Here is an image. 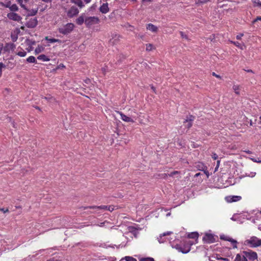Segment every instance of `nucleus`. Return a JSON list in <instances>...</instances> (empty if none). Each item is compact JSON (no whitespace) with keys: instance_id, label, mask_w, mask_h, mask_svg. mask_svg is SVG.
Instances as JSON below:
<instances>
[{"instance_id":"obj_1","label":"nucleus","mask_w":261,"mask_h":261,"mask_svg":"<svg viewBox=\"0 0 261 261\" xmlns=\"http://www.w3.org/2000/svg\"><path fill=\"white\" fill-rule=\"evenodd\" d=\"M171 233V232H167L166 233H164L163 234H161L159 238H158L159 242L160 243H164L166 241V240H168L170 243L171 244V246L172 247H175L176 249H178L179 251H181V252L184 253H187L189 252L191 249V246L193 244V243L191 242H188V244L184 246V247L182 248L181 246L179 245H175V246L174 244H172L171 239L172 238H165V237L167 235L170 234Z\"/></svg>"},{"instance_id":"obj_2","label":"nucleus","mask_w":261,"mask_h":261,"mask_svg":"<svg viewBox=\"0 0 261 261\" xmlns=\"http://www.w3.org/2000/svg\"><path fill=\"white\" fill-rule=\"evenodd\" d=\"M244 245L251 248H255L261 246V239H258L256 237L252 236L246 239Z\"/></svg>"},{"instance_id":"obj_3","label":"nucleus","mask_w":261,"mask_h":261,"mask_svg":"<svg viewBox=\"0 0 261 261\" xmlns=\"http://www.w3.org/2000/svg\"><path fill=\"white\" fill-rule=\"evenodd\" d=\"M118 113L120 114V115L121 116V119L125 122L134 123L137 119H138L140 123L144 124L143 120L141 118L140 115L137 114L138 115L137 117L136 115H133V114H131L130 116H127L123 114L121 112H118Z\"/></svg>"},{"instance_id":"obj_4","label":"nucleus","mask_w":261,"mask_h":261,"mask_svg":"<svg viewBox=\"0 0 261 261\" xmlns=\"http://www.w3.org/2000/svg\"><path fill=\"white\" fill-rule=\"evenodd\" d=\"M74 28V25L72 23H68L66 24L59 28V32L63 34L67 35L71 32Z\"/></svg>"},{"instance_id":"obj_5","label":"nucleus","mask_w":261,"mask_h":261,"mask_svg":"<svg viewBox=\"0 0 261 261\" xmlns=\"http://www.w3.org/2000/svg\"><path fill=\"white\" fill-rule=\"evenodd\" d=\"M244 254L247 261H258L257 254L252 250L244 251Z\"/></svg>"},{"instance_id":"obj_6","label":"nucleus","mask_w":261,"mask_h":261,"mask_svg":"<svg viewBox=\"0 0 261 261\" xmlns=\"http://www.w3.org/2000/svg\"><path fill=\"white\" fill-rule=\"evenodd\" d=\"M99 22V18L95 16L88 17L85 18V23L88 27H91L95 24H98Z\"/></svg>"},{"instance_id":"obj_7","label":"nucleus","mask_w":261,"mask_h":261,"mask_svg":"<svg viewBox=\"0 0 261 261\" xmlns=\"http://www.w3.org/2000/svg\"><path fill=\"white\" fill-rule=\"evenodd\" d=\"M242 199L241 196L237 195H230L225 197V200L228 203L237 202Z\"/></svg>"},{"instance_id":"obj_8","label":"nucleus","mask_w":261,"mask_h":261,"mask_svg":"<svg viewBox=\"0 0 261 261\" xmlns=\"http://www.w3.org/2000/svg\"><path fill=\"white\" fill-rule=\"evenodd\" d=\"M7 17L11 20L18 22L20 21L22 19L20 15L14 12L8 13Z\"/></svg>"},{"instance_id":"obj_9","label":"nucleus","mask_w":261,"mask_h":261,"mask_svg":"<svg viewBox=\"0 0 261 261\" xmlns=\"http://www.w3.org/2000/svg\"><path fill=\"white\" fill-rule=\"evenodd\" d=\"M90 208L95 209V212H97L99 210H104V211L108 210L110 212H112L114 210V207L113 206H105V205H101V206H92V207H90Z\"/></svg>"},{"instance_id":"obj_10","label":"nucleus","mask_w":261,"mask_h":261,"mask_svg":"<svg viewBox=\"0 0 261 261\" xmlns=\"http://www.w3.org/2000/svg\"><path fill=\"white\" fill-rule=\"evenodd\" d=\"M204 242L208 243H211L214 242L215 239L213 234L206 233L203 238Z\"/></svg>"},{"instance_id":"obj_11","label":"nucleus","mask_w":261,"mask_h":261,"mask_svg":"<svg viewBox=\"0 0 261 261\" xmlns=\"http://www.w3.org/2000/svg\"><path fill=\"white\" fill-rule=\"evenodd\" d=\"M16 48V45L12 43H9L6 44L4 47V49L6 51L8 52H14Z\"/></svg>"},{"instance_id":"obj_12","label":"nucleus","mask_w":261,"mask_h":261,"mask_svg":"<svg viewBox=\"0 0 261 261\" xmlns=\"http://www.w3.org/2000/svg\"><path fill=\"white\" fill-rule=\"evenodd\" d=\"M197 167L198 168V170L203 171L204 174L206 175L207 178L209 177V172L207 170V167L204 164L201 163H199L197 165Z\"/></svg>"},{"instance_id":"obj_13","label":"nucleus","mask_w":261,"mask_h":261,"mask_svg":"<svg viewBox=\"0 0 261 261\" xmlns=\"http://www.w3.org/2000/svg\"><path fill=\"white\" fill-rule=\"evenodd\" d=\"M79 11L77 8L75 7H72L70 10L67 12V15L69 17H72L77 15Z\"/></svg>"},{"instance_id":"obj_14","label":"nucleus","mask_w":261,"mask_h":261,"mask_svg":"<svg viewBox=\"0 0 261 261\" xmlns=\"http://www.w3.org/2000/svg\"><path fill=\"white\" fill-rule=\"evenodd\" d=\"M37 23L36 18H31L27 22V25L29 28H33L37 25Z\"/></svg>"},{"instance_id":"obj_15","label":"nucleus","mask_w":261,"mask_h":261,"mask_svg":"<svg viewBox=\"0 0 261 261\" xmlns=\"http://www.w3.org/2000/svg\"><path fill=\"white\" fill-rule=\"evenodd\" d=\"M234 261H247L246 256L244 254V251L241 253L236 255Z\"/></svg>"},{"instance_id":"obj_16","label":"nucleus","mask_w":261,"mask_h":261,"mask_svg":"<svg viewBox=\"0 0 261 261\" xmlns=\"http://www.w3.org/2000/svg\"><path fill=\"white\" fill-rule=\"evenodd\" d=\"M15 54L20 57H24L27 55V52L23 48L18 47Z\"/></svg>"},{"instance_id":"obj_17","label":"nucleus","mask_w":261,"mask_h":261,"mask_svg":"<svg viewBox=\"0 0 261 261\" xmlns=\"http://www.w3.org/2000/svg\"><path fill=\"white\" fill-rule=\"evenodd\" d=\"M100 11L102 13L106 14L108 13L109 11V8L108 7V4L107 3L103 4L99 8Z\"/></svg>"},{"instance_id":"obj_18","label":"nucleus","mask_w":261,"mask_h":261,"mask_svg":"<svg viewBox=\"0 0 261 261\" xmlns=\"http://www.w3.org/2000/svg\"><path fill=\"white\" fill-rule=\"evenodd\" d=\"M146 29L153 33H155L158 30V27L151 23L148 24L146 26Z\"/></svg>"},{"instance_id":"obj_19","label":"nucleus","mask_w":261,"mask_h":261,"mask_svg":"<svg viewBox=\"0 0 261 261\" xmlns=\"http://www.w3.org/2000/svg\"><path fill=\"white\" fill-rule=\"evenodd\" d=\"M231 43H233L237 47H238V48H239L242 50L245 49L246 47V46L244 43L241 44L238 42H234V41H231Z\"/></svg>"},{"instance_id":"obj_20","label":"nucleus","mask_w":261,"mask_h":261,"mask_svg":"<svg viewBox=\"0 0 261 261\" xmlns=\"http://www.w3.org/2000/svg\"><path fill=\"white\" fill-rule=\"evenodd\" d=\"M18 32H19V31L18 30H16L14 31L11 34V37L12 40L13 42H15L17 40V38H18L17 34H18Z\"/></svg>"},{"instance_id":"obj_21","label":"nucleus","mask_w":261,"mask_h":261,"mask_svg":"<svg viewBox=\"0 0 261 261\" xmlns=\"http://www.w3.org/2000/svg\"><path fill=\"white\" fill-rule=\"evenodd\" d=\"M37 59L39 60L44 61V62H47L50 61V59L45 56V55H40L38 57Z\"/></svg>"},{"instance_id":"obj_22","label":"nucleus","mask_w":261,"mask_h":261,"mask_svg":"<svg viewBox=\"0 0 261 261\" xmlns=\"http://www.w3.org/2000/svg\"><path fill=\"white\" fill-rule=\"evenodd\" d=\"M85 17H84V15H82L80 16V17H79L76 19V22L79 25H82L84 23V22H85Z\"/></svg>"},{"instance_id":"obj_23","label":"nucleus","mask_w":261,"mask_h":261,"mask_svg":"<svg viewBox=\"0 0 261 261\" xmlns=\"http://www.w3.org/2000/svg\"><path fill=\"white\" fill-rule=\"evenodd\" d=\"M45 49V47L43 45H38L35 50L36 54H38L41 52H43Z\"/></svg>"},{"instance_id":"obj_24","label":"nucleus","mask_w":261,"mask_h":261,"mask_svg":"<svg viewBox=\"0 0 261 261\" xmlns=\"http://www.w3.org/2000/svg\"><path fill=\"white\" fill-rule=\"evenodd\" d=\"M45 40L47 41L48 42L50 43H55V42H59L61 43V41L59 39H54V38H49L48 37H46L45 38Z\"/></svg>"},{"instance_id":"obj_25","label":"nucleus","mask_w":261,"mask_h":261,"mask_svg":"<svg viewBox=\"0 0 261 261\" xmlns=\"http://www.w3.org/2000/svg\"><path fill=\"white\" fill-rule=\"evenodd\" d=\"M232 89H233L234 92L237 94H239L240 91V87L239 85H233V87H232Z\"/></svg>"},{"instance_id":"obj_26","label":"nucleus","mask_w":261,"mask_h":261,"mask_svg":"<svg viewBox=\"0 0 261 261\" xmlns=\"http://www.w3.org/2000/svg\"><path fill=\"white\" fill-rule=\"evenodd\" d=\"M188 237L189 238L197 239L198 237V234L196 232H191L188 234Z\"/></svg>"},{"instance_id":"obj_27","label":"nucleus","mask_w":261,"mask_h":261,"mask_svg":"<svg viewBox=\"0 0 261 261\" xmlns=\"http://www.w3.org/2000/svg\"><path fill=\"white\" fill-rule=\"evenodd\" d=\"M73 3L76 4L79 7L82 8L83 7V2L81 0H71Z\"/></svg>"},{"instance_id":"obj_28","label":"nucleus","mask_w":261,"mask_h":261,"mask_svg":"<svg viewBox=\"0 0 261 261\" xmlns=\"http://www.w3.org/2000/svg\"><path fill=\"white\" fill-rule=\"evenodd\" d=\"M125 259L126 261H137V259L132 256H125L122 258L120 261Z\"/></svg>"},{"instance_id":"obj_29","label":"nucleus","mask_w":261,"mask_h":261,"mask_svg":"<svg viewBox=\"0 0 261 261\" xmlns=\"http://www.w3.org/2000/svg\"><path fill=\"white\" fill-rule=\"evenodd\" d=\"M9 9L11 11L15 12L18 10V7L16 4H13L9 7Z\"/></svg>"},{"instance_id":"obj_30","label":"nucleus","mask_w":261,"mask_h":261,"mask_svg":"<svg viewBox=\"0 0 261 261\" xmlns=\"http://www.w3.org/2000/svg\"><path fill=\"white\" fill-rule=\"evenodd\" d=\"M229 242H230L231 245H232L233 248L234 249V248H238V246H237L238 242L236 240H234L232 238L231 240H230Z\"/></svg>"},{"instance_id":"obj_31","label":"nucleus","mask_w":261,"mask_h":261,"mask_svg":"<svg viewBox=\"0 0 261 261\" xmlns=\"http://www.w3.org/2000/svg\"><path fill=\"white\" fill-rule=\"evenodd\" d=\"M27 61L29 63H36V60L34 56H30L27 59Z\"/></svg>"},{"instance_id":"obj_32","label":"nucleus","mask_w":261,"mask_h":261,"mask_svg":"<svg viewBox=\"0 0 261 261\" xmlns=\"http://www.w3.org/2000/svg\"><path fill=\"white\" fill-rule=\"evenodd\" d=\"M17 3L19 4L20 6L23 8L24 9H27V7L24 3V2H25V0H16Z\"/></svg>"},{"instance_id":"obj_33","label":"nucleus","mask_w":261,"mask_h":261,"mask_svg":"<svg viewBox=\"0 0 261 261\" xmlns=\"http://www.w3.org/2000/svg\"><path fill=\"white\" fill-rule=\"evenodd\" d=\"M220 238L221 240L227 241L229 242H230V240H231L232 239L231 237H230L228 236L224 235V234L221 235Z\"/></svg>"},{"instance_id":"obj_34","label":"nucleus","mask_w":261,"mask_h":261,"mask_svg":"<svg viewBox=\"0 0 261 261\" xmlns=\"http://www.w3.org/2000/svg\"><path fill=\"white\" fill-rule=\"evenodd\" d=\"M254 6L261 7V2L259 0H252Z\"/></svg>"},{"instance_id":"obj_35","label":"nucleus","mask_w":261,"mask_h":261,"mask_svg":"<svg viewBox=\"0 0 261 261\" xmlns=\"http://www.w3.org/2000/svg\"><path fill=\"white\" fill-rule=\"evenodd\" d=\"M256 172H249L246 173V176L250 177H253L255 176Z\"/></svg>"},{"instance_id":"obj_36","label":"nucleus","mask_w":261,"mask_h":261,"mask_svg":"<svg viewBox=\"0 0 261 261\" xmlns=\"http://www.w3.org/2000/svg\"><path fill=\"white\" fill-rule=\"evenodd\" d=\"M153 45L151 44H148L146 45V50L148 51L151 50L153 49Z\"/></svg>"},{"instance_id":"obj_37","label":"nucleus","mask_w":261,"mask_h":261,"mask_svg":"<svg viewBox=\"0 0 261 261\" xmlns=\"http://www.w3.org/2000/svg\"><path fill=\"white\" fill-rule=\"evenodd\" d=\"M208 1V0H196V3L197 4H203L205 3Z\"/></svg>"},{"instance_id":"obj_38","label":"nucleus","mask_w":261,"mask_h":261,"mask_svg":"<svg viewBox=\"0 0 261 261\" xmlns=\"http://www.w3.org/2000/svg\"><path fill=\"white\" fill-rule=\"evenodd\" d=\"M180 34L181 37L182 38H185L186 39H188V36H187V35L185 34L184 32H180Z\"/></svg>"},{"instance_id":"obj_39","label":"nucleus","mask_w":261,"mask_h":261,"mask_svg":"<svg viewBox=\"0 0 261 261\" xmlns=\"http://www.w3.org/2000/svg\"><path fill=\"white\" fill-rule=\"evenodd\" d=\"M109 222L107 221H105L103 222L100 223V224H98L97 225H98L100 227H103L106 226V224H108Z\"/></svg>"},{"instance_id":"obj_40","label":"nucleus","mask_w":261,"mask_h":261,"mask_svg":"<svg viewBox=\"0 0 261 261\" xmlns=\"http://www.w3.org/2000/svg\"><path fill=\"white\" fill-rule=\"evenodd\" d=\"M143 260L144 261H154V259L152 257H147L144 259H143Z\"/></svg>"},{"instance_id":"obj_41","label":"nucleus","mask_w":261,"mask_h":261,"mask_svg":"<svg viewBox=\"0 0 261 261\" xmlns=\"http://www.w3.org/2000/svg\"><path fill=\"white\" fill-rule=\"evenodd\" d=\"M212 158L214 159V160H217L218 159V155L216 153H213L212 155Z\"/></svg>"},{"instance_id":"obj_42","label":"nucleus","mask_w":261,"mask_h":261,"mask_svg":"<svg viewBox=\"0 0 261 261\" xmlns=\"http://www.w3.org/2000/svg\"><path fill=\"white\" fill-rule=\"evenodd\" d=\"M244 34H242V33H241L239 35H238L237 36H236V38L238 39V40H240L242 37L243 36Z\"/></svg>"},{"instance_id":"obj_43","label":"nucleus","mask_w":261,"mask_h":261,"mask_svg":"<svg viewBox=\"0 0 261 261\" xmlns=\"http://www.w3.org/2000/svg\"><path fill=\"white\" fill-rule=\"evenodd\" d=\"M0 211L3 212L4 213H7V212H8L9 211L8 209H7V208L5 209L4 208H0Z\"/></svg>"},{"instance_id":"obj_44","label":"nucleus","mask_w":261,"mask_h":261,"mask_svg":"<svg viewBox=\"0 0 261 261\" xmlns=\"http://www.w3.org/2000/svg\"><path fill=\"white\" fill-rule=\"evenodd\" d=\"M220 163V161L219 160H218L217 161V166H216V167L215 170V172L217 170L218 168H219Z\"/></svg>"},{"instance_id":"obj_45","label":"nucleus","mask_w":261,"mask_h":261,"mask_svg":"<svg viewBox=\"0 0 261 261\" xmlns=\"http://www.w3.org/2000/svg\"><path fill=\"white\" fill-rule=\"evenodd\" d=\"M257 20H261V16L257 17L255 19L253 20V23H254Z\"/></svg>"},{"instance_id":"obj_46","label":"nucleus","mask_w":261,"mask_h":261,"mask_svg":"<svg viewBox=\"0 0 261 261\" xmlns=\"http://www.w3.org/2000/svg\"><path fill=\"white\" fill-rule=\"evenodd\" d=\"M4 66V64L2 63H0V73H2V68Z\"/></svg>"},{"instance_id":"obj_47","label":"nucleus","mask_w":261,"mask_h":261,"mask_svg":"<svg viewBox=\"0 0 261 261\" xmlns=\"http://www.w3.org/2000/svg\"><path fill=\"white\" fill-rule=\"evenodd\" d=\"M254 162L261 163V159L259 158H257L256 159V160H254Z\"/></svg>"},{"instance_id":"obj_48","label":"nucleus","mask_w":261,"mask_h":261,"mask_svg":"<svg viewBox=\"0 0 261 261\" xmlns=\"http://www.w3.org/2000/svg\"><path fill=\"white\" fill-rule=\"evenodd\" d=\"M126 246V244H123V243H122L121 244L119 245V246H117V248H119L120 247H125Z\"/></svg>"},{"instance_id":"obj_49","label":"nucleus","mask_w":261,"mask_h":261,"mask_svg":"<svg viewBox=\"0 0 261 261\" xmlns=\"http://www.w3.org/2000/svg\"><path fill=\"white\" fill-rule=\"evenodd\" d=\"M185 123H188L187 125H188V126L189 127H190L192 125V124H191V122H189V121H186L185 122Z\"/></svg>"},{"instance_id":"obj_50","label":"nucleus","mask_w":261,"mask_h":261,"mask_svg":"<svg viewBox=\"0 0 261 261\" xmlns=\"http://www.w3.org/2000/svg\"><path fill=\"white\" fill-rule=\"evenodd\" d=\"M256 215H257V217H258L259 215L261 216V211L259 212H257L256 213Z\"/></svg>"},{"instance_id":"obj_51","label":"nucleus","mask_w":261,"mask_h":261,"mask_svg":"<svg viewBox=\"0 0 261 261\" xmlns=\"http://www.w3.org/2000/svg\"><path fill=\"white\" fill-rule=\"evenodd\" d=\"M178 173V172H177V171H174V172H172V173H171V174H170V176H173V175H174L175 174H176V173Z\"/></svg>"},{"instance_id":"obj_52","label":"nucleus","mask_w":261,"mask_h":261,"mask_svg":"<svg viewBox=\"0 0 261 261\" xmlns=\"http://www.w3.org/2000/svg\"><path fill=\"white\" fill-rule=\"evenodd\" d=\"M5 6L7 8H9V7L11 6V5L10 4H6V5H5Z\"/></svg>"},{"instance_id":"obj_53","label":"nucleus","mask_w":261,"mask_h":261,"mask_svg":"<svg viewBox=\"0 0 261 261\" xmlns=\"http://www.w3.org/2000/svg\"><path fill=\"white\" fill-rule=\"evenodd\" d=\"M42 1L46 2V3H49L51 1V0H42Z\"/></svg>"},{"instance_id":"obj_54","label":"nucleus","mask_w":261,"mask_h":261,"mask_svg":"<svg viewBox=\"0 0 261 261\" xmlns=\"http://www.w3.org/2000/svg\"><path fill=\"white\" fill-rule=\"evenodd\" d=\"M60 67H65V66H64L63 64H60L59 67H58V68H60Z\"/></svg>"},{"instance_id":"obj_55","label":"nucleus","mask_w":261,"mask_h":261,"mask_svg":"<svg viewBox=\"0 0 261 261\" xmlns=\"http://www.w3.org/2000/svg\"><path fill=\"white\" fill-rule=\"evenodd\" d=\"M213 74L216 77H220V76L218 75H217L216 74H215L214 72H213Z\"/></svg>"},{"instance_id":"obj_56","label":"nucleus","mask_w":261,"mask_h":261,"mask_svg":"<svg viewBox=\"0 0 261 261\" xmlns=\"http://www.w3.org/2000/svg\"><path fill=\"white\" fill-rule=\"evenodd\" d=\"M200 175V173H196L195 175V177H198V176H199Z\"/></svg>"},{"instance_id":"obj_57","label":"nucleus","mask_w":261,"mask_h":261,"mask_svg":"<svg viewBox=\"0 0 261 261\" xmlns=\"http://www.w3.org/2000/svg\"><path fill=\"white\" fill-rule=\"evenodd\" d=\"M250 160H251L252 161L254 162V160H256V159L253 158H250Z\"/></svg>"},{"instance_id":"obj_58","label":"nucleus","mask_w":261,"mask_h":261,"mask_svg":"<svg viewBox=\"0 0 261 261\" xmlns=\"http://www.w3.org/2000/svg\"><path fill=\"white\" fill-rule=\"evenodd\" d=\"M45 98L48 99V100H50L52 99V97H46Z\"/></svg>"},{"instance_id":"obj_59","label":"nucleus","mask_w":261,"mask_h":261,"mask_svg":"<svg viewBox=\"0 0 261 261\" xmlns=\"http://www.w3.org/2000/svg\"><path fill=\"white\" fill-rule=\"evenodd\" d=\"M151 89L155 93V88H154V87L152 86Z\"/></svg>"},{"instance_id":"obj_60","label":"nucleus","mask_w":261,"mask_h":261,"mask_svg":"<svg viewBox=\"0 0 261 261\" xmlns=\"http://www.w3.org/2000/svg\"><path fill=\"white\" fill-rule=\"evenodd\" d=\"M170 215H171V213H168L166 214V216H167V217H168V216H170Z\"/></svg>"},{"instance_id":"obj_61","label":"nucleus","mask_w":261,"mask_h":261,"mask_svg":"<svg viewBox=\"0 0 261 261\" xmlns=\"http://www.w3.org/2000/svg\"><path fill=\"white\" fill-rule=\"evenodd\" d=\"M84 1H85L87 3H89V2L91 1V0H84Z\"/></svg>"},{"instance_id":"obj_62","label":"nucleus","mask_w":261,"mask_h":261,"mask_svg":"<svg viewBox=\"0 0 261 261\" xmlns=\"http://www.w3.org/2000/svg\"><path fill=\"white\" fill-rule=\"evenodd\" d=\"M247 71L248 72H252V71L251 70H248Z\"/></svg>"},{"instance_id":"obj_63","label":"nucleus","mask_w":261,"mask_h":261,"mask_svg":"<svg viewBox=\"0 0 261 261\" xmlns=\"http://www.w3.org/2000/svg\"><path fill=\"white\" fill-rule=\"evenodd\" d=\"M223 260H224L225 261H226V260H228V259L227 258H223Z\"/></svg>"},{"instance_id":"obj_64","label":"nucleus","mask_w":261,"mask_h":261,"mask_svg":"<svg viewBox=\"0 0 261 261\" xmlns=\"http://www.w3.org/2000/svg\"><path fill=\"white\" fill-rule=\"evenodd\" d=\"M144 1H147V2H150L151 1V0H143Z\"/></svg>"}]
</instances>
